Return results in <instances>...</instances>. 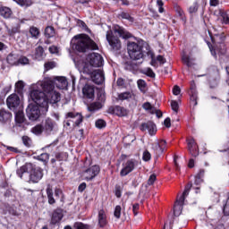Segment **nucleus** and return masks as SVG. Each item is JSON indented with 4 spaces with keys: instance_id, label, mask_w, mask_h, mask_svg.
Returning <instances> with one entry per match:
<instances>
[{
    "instance_id": "1",
    "label": "nucleus",
    "mask_w": 229,
    "mask_h": 229,
    "mask_svg": "<svg viewBox=\"0 0 229 229\" xmlns=\"http://www.w3.org/2000/svg\"><path fill=\"white\" fill-rule=\"evenodd\" d=\"M30 98L36 105H38L40 108H44L46 112H47V108H49V103L55 105L59 103L60 99H62L60 93L55 90L46 95L44 91L38 89L30 91Z\"/></svg>"
},
{
    "instance_id": "2",
    "label": "nucleus",
    "mask_w": 229,
    "mask_h": 229,
    "mask_svg": "<svg viewBox=\"0 0 229 229\" xmlns=\"http://www.w3.org/2000/svg\"><path fill=\"white\" fill-rule=\"evenodd\" d=\"M72 49L78 53H87L89 51H96L98 49V44L86 34H79L74 36L71 41Z\"/></svg>"
},
{
    "instance_id": "3",
    "label": "nucleus",
    "mask_w": 229,
    "mask_h": 229,
    "mask_svg": "<svg viewBox=\"0 0 229 229\" xmlns=\"http://www.w3.org/2000/svg\"><path fill=\"white\" fill-rule=\"evenodd\" d=\"M79 71L91 78V81L97 85H101L105 81V73L101 70H95L89 64H79Z\"/></svg>"
},
{
    "instance_id": "4",
    "label": "nucleus",
    "mask_w": 229,
    "mask_h": 229,
    "mask_svg": "<svg viewBox=\"0 0 229 229\" xmlns=\"http://www.w3.org/2000/svg\"><path fill=\"white\" fill-rule=\"evenodd\" d=\"M142 42L144 41H138L137 43L130 41L127 44V51L131 60L137 61L144 58V51L142 50L144 49V46Z\"/></svg>"
},
{
    "instance_id": "5",
    "label": "nucleus",
    "mask_w": 229,
    "mask_h": 229,
    "mask_svg": "<svg viewBox=\"0 0 229 229\" xmlns=\"http://www.w3.org/2000/svg\"><path fill=\"white\" fill-rule=\"evenodd\" d=\"M191 189H192V182H189L184 189L182 196L176 199L175 205L174 207V216H178L182 214V210H183V205L185 203V196H189V192H191Z\"/></svg>"
},
{
    "instance_id": "6",
    "label": "nucleus",
    "mask_w": 229,
    "mask_h": 229,
    "mask_svg": "<svg viewBox=\"0 0 229 229\" xmlns=\"http://www.w3.org/2000/svg\"><path fill=\"white\" fill-rule=\"evenodd\" d=\"M81 64H88L91 69L93 67H103V56L98 53H91L87 56L86 62Z\"/></svg>"
},
{
    "instance_id": "7",
    "label": "nucleus",
    "mask_w": 229,
    "mask_h": 229,
    "mask_svg": "<svg viewBox=\"0 0 229 229\" xmlns=\"http://www.w3.org/2000/svg\"><path fill=\"white\" fill-rule=\"evenodd\" d=\"M139 160L135 158L128 159L126 162L123 163V168L120 171V176H128L130 173L135 170V167L139 165Z\"/></svg>"
},
{
    "instance_id": "8",
    "label": "nucleus",
    "mask_w": 229,
    "mask_h": 229,
    "mask_svg": "<svg viewBox=\"0 0 229 229\" xmlns=\"http://www.w3.org/2000/svg\"><path fill=\"white\" fill-rule=\"evenodd\" d=\"M100 171L101 169L99 168V165H94L88 169L82 171L81 178L86 182H90V180H94V178L97 177L98 174H99Z\"/></svg>"
},
{
    "instance_id": "9",
    "label": "nucleus",
    "mask_w": 229,
    "mask_h": 229,
    "mask_svg": "<svg viewBox=\"0 0 229 229\" xmlns=\"http://www.w3.org/2000/svg\"><path fill=\"white\" fill-rule=\"evenodd\" d=\"M106 40L113 51H119L122 47L121 39L114 36L112 30L106 32Z\"/></svg>"
},
{
    "instance_id": "10",
    "label": "nucleus",
    "mask_w": 229,
    "mask_h": 229,
    "mask_svg": "<svg viewBox=\"0 0 229 229\" xmlns=\"http://www.w3.org/2000/svg\"><path fill=\"white\" fill-rule=\"evenodd\" d=\"M38 106H40L35 103L30 104L26 108L27 117H29L30 121H37L40 117V109Z\"/></svg>"
},
{
    "instance_id": "11",
    "label": "nucleus",
    "mask_w": 229,
    "mask_h": 229,
    "mask_svg": "<svg viewBox=\"0 0 229 229\" xmlns=\"http://www.w3.org/2000/svg\"><path fill=\"white\" fill-rule=\"evenodd\" d=\"M96 90H98V88H96V86H94L93 84H85L82 88L83 98L94 101V98H96Z\"/></svg>"
},
{
    "instance_id": "12",
    "label": "nucleus",
    "mask_w": 229,
    "mask_h": 229,
    "mask_svg": "<svg viewBox=\"0 0 229 229\" xmlns=\"http://www.w3.org/2000/svg\"><path fill=\"white\" fill-rule=\"evenodd\" d=\"M6 105L9 110H15V108H19L21 105V98H19L17 94H12L7 98Z\"/></svg>"
},
{
    "instance_id": "13",
    "label": "nucleus",
    "mask_w": 229,
    "mask_h": 229,
    "mask_svg": "<svg viewBox=\"0 0 229 229\" xmlns=\"http://www.w3.org/2000/svg\"><path fill=\"white\" fill-rule=\"evenodd\" d=\"M29 171H30V180L32 182V183H38V182L42 180L44 173L42 172L41 168H34L32 165V168H30Z\"/></svg>"
},
{
    "instance_id": "14",
    "label": "nucleus",
    "mask_w": 229,
    "mask_h": 229,
    "mask_svg": "<svg viewBox=\"0 0 229 229\" xmlns=\"http://www.w3.org/2000/svg\"><path fill=\"white\" fill-rule=\"evenodd\" d=\"M208 44L213 56H216L217 53L218 55H225L226 53V46H225V43H220L219 45H216V48H214V47L210 45V42H208Z\"/></svg>"
},
{
    "instance_id": "15",
    "label": "nucleus",
    "mask_w": 229,
    "mask_h": 229,
    "mask_svg": "<svg viewBox=\"0 0 229 229\" xmlns=\"http://www.w3.org/2000/svg\"><path fill=\"white\" fill-rule=\"evenodd\" d=\"M41 87L44 90V94L47 96L48 94L55 91V81L51 79H47L42 82Z\"/></svg>"
},
{
    "instance_id": "16",
    "label": "nucleus",
    "mask_w": 229,
    "mask_h": 229,
    "mask_svg": "<svg viewBox=\"0 0 229 229\" xmlns=\"http://www.w3.org/2000/svg\"><path fill=\"white\" fill-rule=\"evenodd\" d=\"M140 130L141 131H146V130H148L149 135H155V133H157V125L153 122L148 121L141 123Z\"/></svg>"
},
{
    "instance_id": "17",
    "label": "nucleus",
    "mask_w": 229,
    "mask_h": 229,
    "mask_svg": "<svg viewBox=\"0 0 229 229\" xmlns=\"http://www.w3.org/2000/svg\"><path fill=\"white\" fill-rule=\"evenodd\" d=\"M108 114H115L119 117H124V115H128V111L121 106H115L108 108Z\"/></svg>"
},
{
    "instance_id": "18",
    "label": "nucleus",
    "mask_w": 229,
    "mask_h": 229,
    "mask_svg": "<svg viewBox=\"0 0 229 229\" xmlns=\"http://www.w3.org/2000/svg\"><path fill=\"white\" fill-rule=\"evenodd\" d=\"M12 113L4 108L0 109V124H7L12 121Z\"/></svg>"
},
{
    "instance_id": "19",
    "label": "nucleus",
    "mask_w": 229,
    "mask_h": 229,
    "mask_svg": "<svg viewBox=\"0 0 229 229\" xmlns=\"http://www.w3.org/2000/svg\"><path fill=\"white\" fill-rule=\"evenodd\" d=\"M64 218V211L61 208L55 209L51 217V225H56Z\"/></svg>"
},
{
    "instance_id": "20",
    "label": "nucleus",
    "mask_w": 229,
    "mask_h": 229,
    "mask_svg": "<svg viewBox=\"0 0 229 229\" xmlns=\"http://www.w3.org/2000/svg\"><path fill=\"white\" fill-rule=\"evenodd\" d=\"M53 81L54 85H55L57 89H60L61 90L67 89V85H69L65 77H55L54 78Z\"/></svg>"
},
{
    "instance_id": "21",
    "label": "nucleus",
    "mask_w": 229,
    "mask_h": 229,
    "mask_svg": "<svg viewBox=\"0 0 229 229\" xmlns=\"http://www.w3.org/2000/svg\"><path fill=\"white\" fill-rule=\"evenodd\" d=\"M188 149L192 157H198V155H199V152L198 151V143H196L194 139L188 140Z\"/></svg>"
},
{
    "instance_id": "22",
    "label": "nucleus",
    "mask_w": 229,
    "mask_h": 229,
    "mask_svg": "<svg viewBox=\"0 0 229 229\" xmlns=\"http://www.w3.org/2000/svg\"><path fill=\"white\" fill-rule=\"evenodd\" d=\"M98 225L100 228H105L106 225H108V220L106 219V213L105 212V209H100L98 211Z\"/></svg>"
},
{
    "instance_id": "23",
    "label": "nucleus",
    "mask_w": 229,
    "mask_h": 229,
    "mask_svg": "<svg viewBox=\"0 0 229 229\" xmlns=\"http://www.w3.org/2000/svg\"><path fill=\"white\" fill-rule=\"evenodd\" d=\"M131 99H135V94H133L131 91L120 93L116 98L117 101H130Z\"/></svg>"
},
{
    "instance_id": "24",
    "label": "nucleus",
    "mask_w": 229,
    "mask_h": 229,
    "mask_svg": "<svg viewBox=\"0 0 229 229\" xmlns=\"http://www.w3.org/2000/svg\"><path fill=\"white\" fill-rule=\"evenodd\" d=\"M55 124L56 123H55V121H53V119L47 118L44 122L43 130H45L47 133H51V131L55 130Z\"/></svg>"
},
{
    "instance_id": "25",
    "label": "nucleus",
    "mask_w": 229,
    "mask_h": 229,
    "mask_svg": "<svg viewBox=\"0 0 229 229\" xmlns=\"http://www.w3.org/2000/svg\"><path fill=\"white\" fill-rule=\"evenodd\" d=\"M30 169H33V164L26 163L17 169L16 174H18L19 178H22V174H24V173H28Z\"/></svg>"
},
{
    "instance_id": "26",
    "label": "nucleus",
    "mask_w": 229,
    "mask_h": 229,
    "mask_svg": "<svg viewBox=\"0 0 229 229\" xmlns=\"http://www.w3.org/2000/svg\"><path fill=\"white\" fill-rule=\"evenodd\" d=\"M66 117H70L71 119H75V126H80V124H81V123H83V116L78 113H67L66 114Z\"/></svg>"
},
{
    "instance_id": "27",
    "label": "nucleus",
    "mask_w": 229,
    "mask_h": 229,
    "mask_svg": "<svg viewBox=\"0 0 229 229\" xmlns=\"http://www.w3.org/2000/svg\"><path fill=\"white\" fill-rule=\"evenodd\" d=\"M114 32L118 33L122 38H131V33L128 32L126 30L123 29L122 27L116 26L114 28Z\"/></svg>"
},
{
    "instance_id": "28",
    "label": "nucleus",
    "mask_w": 229,
    "mask_h": 229,
    "mask_svg": "<svg viewBox=\"0 0 229 229\" xmlns=\"http://www.w3.org/2000/svg\"><path fill=\"white\" fill-rule=\"evenodd\" d=\"M12 9L7 6L0 5V15L4 17V19H10L12 17Z\"/></svg>"
},
{
    "instance_id": "29",
    "label": "nucleus",
    "mask_w": 229,
    "mask_h": 229,
    "mask_svg": "<svg viewBox=\"0 0 229 229\" xmlns=\"http://www.w3.org/2000/svg\"><path fill=\"white\" fill-rule=\"evenodd\" d=\"M219 85V70H216V77L209 79V87L210 89H217Z\"/></svg>"
},
{
    "instance_id": "30",
    "label": "nucleus",
    "mask_w": 229,
    "mask_h": 229,
    "mask_svg": "<svg viewBox=\"0 0 229 229\" xmlns=\"http://www.w3.org/2000/svg\"><path fill=\"white\" fill-rule=\"evenodd\" d=\"M55 34H56V32L55 31V27L47 26L45 29V37L47 38H53V37H55Z\"/></svg>"
},
{
    "instance_id": "31",
    "label": "nucleus",
    "mask_w": 229,
    "mask_h": 229,
    "mask_svg": "<svg viewBox=\"0 0 229 229\" xmlns=\"http://www.w3.org/2000/svg\"><path fill=\"white\" fill-rule=\"evenodd\" d=\"M7 63L10 65H19V58L17 57V55H13V54H10L7 56Z\"/></svg>"
},
{
    "instance_id": "32",
    "label": "nucleus",
    "mask_w": 229,
    "mask_h": 229,
    "mask_svg": "<svg viewBox=\"0 0 229 229\" xmlns=\"http://www.w3.org/2000/svg\"><path fill=\"white\" fill-rule=\"evenodd\" d=\"M47 196L48 198L49 205H55V203H56V200H55V198L53 197V189H51L50 186L47 188Z\"/></svg>"
},
{
    "instance_id": "33",
    "label": "nucleus",
    "mask_w": 229,
    "mask_h": 229,
    "mask_svg": "<svg viewBox=\"0 0 229 229\" xmlns=\"http://www.w3.org/2000/svg\"><path fill=\"white\" fill-rule=\"evenodd\" d=\"M101 108H103V104H101V102H94L89 106V112H96L101 110Z\"/></svg>"
},
{
    "instance_id": "34",
    "label": "nucleus",
    "mask_w": 229,
    "mask_h": 229,
    "mask_svg": "<svg viewBox=\"0 0 229 229\" xmlns=\"http://www.w3.org/2000/svg\"><path fill=\"white\" fill-rule=\"evenodd\" d=\"M15 121L16 123H18L19 124H22V123H24L25 118H24V112L19 110L18 112H16L15 114Z\"/></svg>"
},
{
    "instance_id": "35",
    "label": "nucleus",
    "mask_w": 229,
    "mask_h": 229,
    "mask_svg": "<svg viewBox=\"0 0 229 229\" xmlns=\"http://www.w3.org/2000/svg\"><path fill=\"white\" fill-rule=\"evenodd\" d=\"M29 32L30 33L32 38H38L40 36V30L35 26L30 27Z\"/></svg>"
},
{
    "instance_id": "36",
    "label": "nucleus",
    "mask_w": 229,
    "mask_h": 229,
    "mask_svg": "<svg viewBox=\"0 0 229 229\" xmlns=\"http://www.w3.org/2000/svg\"><path fill=\"white\" fill-rule=\"evenodd\" d=\"M35 57L37 60H42L44 58V47L39 46L36 48Z\"/></svg>"
},
{
    "instance_id": "37",
    "label": "nucleus",
    "mask_w": 229,
    "mask_h": 229,
    "mask_svg": "<svg viewBox=\"0 0 229 229\" xmlns=\"http://www.w3.org/2000/svg\"><path fill=\"white\" fill-rule=\"evenodd\" d=\"M42 131H44L42 124H38L31 129V133H34V135H42Z\"/></svg>"
},
{
    "instance_id": "38",
    "label": "nucleus",
    "mask_w": 229,
    "mask_h": 229,
    "mask_svg": "<svg viewBox=\"0 0 229 229\" xmlns=\"http://www.w3.org/2000/svg\"><path fill=\"white\" fill-rule=\"evenodd\" d=\"M119 17H121V19H125L126 21H129V22H133V21H135V19L131 17L130 13L124 12L121 13L119 14Z\"/></svg>"
},
{
    "instance_id": "39",
    "label": "nucleus",
    "mask_w": 229,
    "mask_h": 229,
    "mask_svg": "<svg viewBox=\"0 0 229 229\" xmlns=\"http://www.w3.org/2000/svg\"><path fill=\"white\" fill-rule=\"evenodd\" d=\"M182 62L187 65V67H192L194 65V63L192 62V59L189 57L188 55H183L182 56Z\"/></svg>"
},
{
    "instance_id": "40",
    "label": "nucleus",
    "mask_w": 229,
    "mask_h": 229,
    "mask_svg": "<svg viewBox=\"0 0 229 229\" xmlns=\"http://www.w3.org/2000/svg\"><path fill=\"white\" fill-rule=\"evenodd\" d=\"M55 67H56V63L54 61L45 63L44 64L45 71H51V69H55Z\"/></svg>"
},
{
    "instance_id": "41",
    "label": "nucleus",
    "mask_w": 229,
    "mask_h": 229,
    "mask_svg": "<svg viewBox=\"0 0 229 229\" xmlns=\"http://www.w3.org/2000/svg\"><path fill=\"white\" fill-rule=\"evenodd\" d=\"M15 89L18 94H21L22 90L24 89V81H19L15 83Z\"/></svg>"
},
{
    "instance_id": "42",
    "label": "nucleus",
    "mask_w": 229,
    "mask_h": 229,
    "mask_svg": "<svg viewBox=\"0 0 229 229\" xmlns=\"http://www.w3.org/2000/svg\"><path fill=\"white\" fill-rule=\"evenodd\" d=\"M135 67H137V64L132 61H128L124 64V68L126 69V71H133Z\"/></svg>"
},
{
    "instance_id": "43",
    "label": "nucleus",
    "mask_w": 229,
    "mask_h": 229,
    "mask_svg": "<svg viewBox=\"0 0 229 229\" xmlns=\"http://www.w3.org/2000/svg\"><path fill=\"white\" fill-rule=\"evenodd\" d=\"M37 159L39 160L40 162L47 163V160H49V154L43 153V154L38 156Z\"/></svg>"
},
{
    "instance_id": "44",
    "label": "nucleus",
    "mask_w": 229,
    "mask_h": 229,
    "mask_svg": "<svg viewBox=\"0 0 229 229\" xmlns=\"http://www.w3.org/2000/svg\"><path fill=\"white\" fill-rule=\"evenodd\" d=\"M21 140L26 148H31V138L28 136H22Z\"/></svg>"
},
{
    "instance_id": "45",
    "label": "nucleus",
    "mask_w": 229,
    "mask_h": 229,
    "mask_svg": "<svg viewBox=\"0 0 229 229\" xmlns=\"http://www.w3.org/2000/svg\"><path fill=\"white\" fill-rule=\"evenodd\" d=\"M15 3L20 4V6H31V0H13Z\"/></svg>"
},
{
    "instance_id": "46",
    "label": "nucleus",
    "mask_w": 229,
    "mask_h": 229,
    "mask_svg": "<svg viewBox=\"0 0 229 229\" xmlns=\"http://www.w3.org/2000/svg\"><path fill=\"white\" fill-rule=\"evenodd\" d=\"M95 125L97 128L101 130L102 128H105L106 126V122H105V120L103 119H98L96 121Z\"/></svg>"
},
{
    "instance_id": "47",
    "label": "nucleus",
    "mask_w": 229,
    "mask_h": 229,
    "mask_svg": "<svg viewBox=\"0 0 229 229\" xmlns=\"http://www.w3.org/2000/svg\"><path fill=\"white\" fill-rule=\"evenodd\" d=\"M28 65L30 64V59H28V57L26 56H21L20 58H18V65Z\"/></svg>"
},
{
    "instance_id": "48",
    "label": "nucleus",
    "mask_w": 229,
    "mask_h": 229,
    "mask_svg": "<svg viewBox=\"0 0 229 229\" xmlns=\"http://www.w3.org/2000/svg\"><path fill=\"white\" fill-rule=\"evenodd\" d=\"M174 11L176 12L177 15L181 18L183 19L184 17V13L183 10L182 9V7H180L179 5H174Z\"/></svg>"
},
{
    "instance_id": "49",
    "label": "nucleus",
    "mask_w": 229,
    "mask_h": 229,
    "mask_svg": "<svg viewBox=\"0 0 229 229\" xmlns=\"http://www.w3.org/2000/svg\"><path fill=\"white\" fill-rule=\"evenodd\" d=\"M171 107H172V110L174 112H175V114H178V110L180 108V106L178 105V102L176 100H172L171 101Z\"/></svg>"
},
{
    "instance_id": "50",
    "label": "nucleus",
    "mask_w": 229,
    "mask_h": 229,
    "mask_svg": "<svg viewBox=\"0 0 229 229\" xmlns=\"http://www.w3.org/2000/svg\"><path fill=\"white\" fill-rule=\"evenodd\" d=\"M220 17L223 19L224 24H229V15L225 12H220Z\"/></svg>"
},
{
    "instance_id": "51",
    "label": "nucleus",
    "mask_w": 229,
    "mask_h": 229,
    "mask_svg": "<svg viewBox=\"0 0 229 229\" xmlns=\"http://www.w3.org/2000/svg\"><path fill=\"white\" fill-rule=\"evenodd\" d=\"M144 162H149V160H151V153H149V151L145 150L143 152V157H142Z\"/></svg>"
},
{
    "instance_id": "52",
    "label": "nucleus",
    "mask_w": 229,
    "mask_h": 229,
    "mask_svg": "<svg viewBox=\"0 0 229 229\" xmlns=\"http://www.w3.org/2000/svg\"><path fill=\"white\" fill-rule=\"evenodd\" d=\"M223 210H224L225 216H229V195L227 197V200L224 206Z\"/></svg>"
},
{
    "instance_id": "53",
    "label": "nucleus",
    "mask_w": 229,
    "mask_h": 229,
    "mask_svg": "<svg viewBox=\"0 0 229 229\" xmlns=\"http://www.w3.org/2000/svg\"><path fill=\"white\" fill-rule=\"evenodd\" d=\"M142 108L147 111H150L153 114V106H151V103L146 102L142 105Z\"/></svg>"
},
{
    "instance_id": "54",
    "label": "nucleus",
    "mask_w": 229,
    "mask_h": 229,
    "mask_svg": "<svg viewBox=\"0 0 229 229\" xmlns=\"http://www.w3.org/2000/svg\"><path fill=\"white\" fill-rule=\"evenodd\" d=\"M159 148L161 153H164V150L165 149V146H167V141L165 140H160L159 141Z\"/></svg>"
},
{
    "instance_id": "55",
    "label": "nucleus",
    "mask_w": 229,
    "mask_h": 229,
    "mask_svg": "<svg viewBox=\"0 0 229 229\" xmlns=\"http://www.w3.org/2000/svg\"><path fill=\"white\" fill-rule=\"evenodd\" d=\"M146 76H148V78H155L156 74L155 72L151 68H147L145 70Z\"/></svg>"
},
{
    "instance_id": "56",
    "label": "nucleus",
    "mask_w": 229,
    "mask_h": 229,
    "mask_svg": "<svg viewBox=\"0 0 229 229\" xmlns=\"http://www.w3.org/2000/svg\"><path fill=\"white\" fill-rule=\"evenodd\" d=\"M114 216V217H116V219H120V217H121V206H116L115 207Z\"/></svg>"
},
{
    "instance_id": "57",
    "label": "nucleus",
    "mask_w": 229,
    "mask_h": 229,
    "mask_svg": "<svg viewBox=\"0 0 229 229\" xmlns=\"http://www.w3.org/2000/svg\"><path fill=\"white\" fill-rule=\"evenodd\" d=\"M198 8H199V5H198V3H194L191 6H190L189 8V12L190 13H196V12H198Z\"/></svg>"
},
{
    "instance_id": "58",
    "label": "nucleus",
    "mask_w": 229,
    "mask_h": 229,
    "mask_svg": "<svg viewBox=\"0 0 229 229\" xmlns=\"http://www.w3.org/2000/svg\"><path fill=\"white\" fill-rule=\"evenodd\" d=\"M155 182H157V175L155 174H152L148 180V185H153Z\"/></svg>"
},
{
    "instance_id": "59",
    "label": "nucleus",
    "mask_w": 229,
    "mask_h": 229,
    "mask_svg": "<svg viewBox=\"0 0 229 229\" xmlns=\"http://www.w3.org/2000/svg\"><path fill=\"white\" fill-rule=\"evenodd\" d=\"M73 228H75V229H87V227H85V225H83V223H81V222H76L73 225Z\"/></svg>"
},
{
    "instance_id": "60",
    "label": "nucleus",
    "mask_w": 229,
    "mask_h": 229,
    "mask_svg": "<svg viewBox=\"0 0 229 229\" xmlns=\"http://www.w3.org/2000/svg\"><path fill=\"white\" fill-rule=\"evenodd\" d=\"M138 87L140 90H144L146 89V81H144L143 80H139Z\"/></svg>"
},
{
    "instance_id": "61",
    "label": "nucleus",
    "mask_w": 229,
    "mask_h": 229,
    "mask_svg": "<svg viewBox=\"0 0 229 229\" xmlns=\"http://www.w3.org/2000/svg\"><path fill=\"white\" fill-rule=\"evenodd\" d=\"M180 92H182V89L178 85H175L173 89V94L174 96H180Z\"/></svg>"
},
{
    "instance_id": "62",
    "label": "nucleus",
    "mask_w": 229,
    "mask_h": 229,
    "mask_svg": "<svg viewBox=\"0 0 229 229\" xmlns=\"http://www.w3.org/2000/svg\"><path fill=\"white\" fill-rule=\"evenodd\" d=\"M157 4L159 6V13H164V7H162L164 6V2H162V0H157Z\"/></svg>"
},
{
    "instance_id": "63",
    "label": "nucleus",
    "mask_w": 229,
    "mask_h": 229,
    "mask_svg": "<svg viewBox=\"0 0 229 229\" xmlns=\"http://www.w3.org/2000/svg\"><path fill=\"white\" fill-rule=\"evenodd\" d=\"M76 138L79 139V140L83 139V129H81L76 132Z\"/></svg>"
},
{
    "instance_id": "64",
    "label": "nucleus",
    "mask_w": 229,
    "mask_h": 229,
    "mask_svg": "<svg viewBox=\"0 0 229 229\" xmlns=\"http://www.w3.org/2000/svg\"><path fill=\"white\" fill-rule=\"evenodd\" d=\"M157 62H159V64H165L166 62L165 59L164 58V55H157Z\"/></svg>"
}]
</instances>
